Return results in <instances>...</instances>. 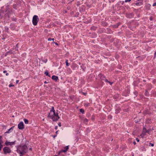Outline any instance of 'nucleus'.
I'll list each match as a JSON object with an SVG mask.
<instances>
[{"instance_id": "nucleus-1", "label": "nucleus", "mask_w": 156, "mask_h": 156, "mask_svg": "<svg viewBox=\"0 0 156 156\" xmlns=\"http://www.w3.org/2000/svg\"><path fill=\"white\" fill-rule=\"evenodd\" d=\"M48 117H50L54 121H56L59 118L58 114L55 113V110L53 106L52 108V110L51 111Z\"/></svg>"}, {"instance_id": "nucleus-2", "label": "nucleus", "mask_w": 156, "mask_h": 156, "mask_svg": "<svg viewBox=\"0 0 156 156\" xmlns=\"http://www.w3.org/2000/svg\"><path fill=\"white\" fill-rule=\"evenodd\" d=\"M27 148L26 145H21L18 147L17 151L21 155H23L27 152Z\"/></svg>"}, {"instance_id": "nucleus-3", "label": "nucleus", "mask_w": 156, "mask_h": 156, "mask_svg": "<svg viewBox=\"0 0 156 156\" xmlns=\"http://www.w3.org/2000/svg\"><path fill=\"white\" fill-rule=\"evenodd\" d=\"M39 18L37 15H34L33 18L32 23L35 26L37 25V23L39 21Z\"/></svg>"}, {"instance_id": "nucleus-4", "label": "nucleus", "mask_w": 156, "mask_h": 156, "mask_svg": "<svg viewBox=\"0 0 156 156\" xmlns=\"http://www.w3.org/2000/svg\"><path fill=\"white\" fill-rule=\"evenodd\" d=\"M151 131L150 129H149L147 130L144 127L143 129V131L142 134L140 135V136L142 138H144V136L146 135V133H149V132Z\"/></svg>"}, {"instance_id": "nucleus-5", "label": "nucleus", "mask_w": 156, "mask_h": 156, "mask_svg": "<svg viewBox=\"0 0 156 156\" xmlns=\"http://www.w3.org/2000/svg\"><path fill=\"white\" fill-rule=\"evenodd\" d=\"M3 150L4 153L5 154H6L8 153H10L11 152V150L10 148L7 147H5L3 149Z\"/></svg>"}, {"instance_id": "nucleus-6", "label": "nucleus", "mask_w": 156, "mask_h": 156, "mask_svg": "<svg viewBox=\"0 0 156 156\" xmlns=\"http://www.w3.org/2000/svg\"><path fill=\"white\" fill-rule=\"evenodd\" d=\"M18 128L20 129H23L24 128V124L23 122H20L18 124Z\"/></svg>"}, {"instance_id": "nucleus-7", "label": "nucleus", "mask_w": 156, "mask_h": 156, "mask_svg": "<svg viewBox=\"0 0 156 156\" xmlns=\"http://www.w3.org/2000/svg\"><path fill=\"white\" fill-rule=\"evenodd\" d=\"M16 142V141H15L13 142H8V141H6L5 142V144L7 146L10 145L12 146L14 145L15 144V142Z\"/></svg>"}, {"instance_id": "nucleus-8", "label": "nucleus", "mask_w": 156, "mask_h": 156, "mask_svg": "<svg viewBox=\"0 0 156 156\" xmlns=\"http://www.w3.org/2000/svg\"><path fill=\"white\" fill-rule=\"evenodd\" d=\"M101 80H104L106 82H107V83H109L110 84V85H112V84L113 83L112 82H109V81H108L107 80L105 77L102 75L101 77Z\"/></svg>"}, {"instance_id": "nucleus-9", "label": "nucleus", "mask_w": 156, "mask_h": 156, "mask_svg": "<svg viewBox=\"0 0 156 156\" xmlns=\"http://www.w3.org/2000/svg\"><path fill=\"white\" fill-rule=\"evenodd\" d=\"M69 147L68 146H67L66 147H65L64 148V149L60 151H59V154L60 153H62V152H66L69 149Z\"/></svg>"}, {"instance_id": "nucleus-10", "label": "nucleus", "mask_w": 156, "mask_h": 156, "mask_svg": "<svg viewBox=\"0 0 156 156\" xmlns=\"http://www.w3.org/2000/svg\"><path fill=\"white\" fill-rule=\"evenodd\" d=\"M52 79L55 81H57L58 79V77L55 76H52Z\"/></svg>"}, {"instance_id": "nucleus-11", "label": "nucleus", "mask_w": 156, "mask_h": 156, "mask_svg": "<svg viewBox=\"0 0 156 156\" xmlns=\"http://www.w3.org/2000/svg\"><path fill=\"white\" fill-rule=\"evenodd\" d=\"M23 120L25 124H27L29 122L27 119H24Z\"/></svg>"}, {"instance_id": "nucleus-12", "label": "nucleus", "mask_w": 156, "mask_h": 156, "mask_svg": "<svg viewBox=\"0 0 156 156\" xmlns=\"http://www.w3.org/2000/svg\"><path fill=\"white\" fill-rule=\"evenodd\" d=\"M83 121H84V123L86 124L88 122V120L86 119V118H85L84 119H83Z\"/></svg>"}, {"instance_id": "nucleus-13", "label": "nucleus", "mask_w": 156, "mask_h": 156, "mask_svg": "<svg viewBox=\"0 0 156 156\" xmlns=\"http://www.w3.org/2000/svg\"><path fill=\"white\" fill-rule=\"evenodd\" d=\"M13 127H12L11 128H10V129H9L8 130V131L6 132H5V133H9V132L11 130H12V128Z\"/></svg>"}, {"instance_id": "nucleus-14", "label": "nucleus", "mask_w": 156, "mask_h": 156, "mask_svg": "<svg viewBox=\"0 0 156 156\" xmlns=\"http://www.w3.org/2000/svg\"><path fill=\"white\" fill-rule=\"evenodd\" d=\"M80 111L82 114L84 113V110L83 109H80Z\"/></svg>"}, {"instance_id": "nucleus-15", "label": "nucleus", "mask_w": 156, "mask_h": 156, "mask_svg": "<svg viewBox=\"0 0 156 156\" xmlns=\"http://www.w3.org/2000/svg\"><path fill=\"white\" fill-rule=\"evenodd\" d=\"M44 74L46 76H49V73H48V72L47 71L45 72Z\"/></svg>"}, {"instance_id": "nucleus-16", "label": "nucleus", "mask_w": 156, "mask_h": 156, "mask_svg": "<svg viewBox=\"0 0 156 156\" xmlns=\"http://www.w3.org/2000/svg\"><path fill=\"white\" fill-rule=\"evenodd\" d=\"M54 41V38H49L48 39V41Z\"/></svg>"}, {"instance_id": "nucleus-17", "label": "nucleus", "mask_w": 156, "mask_h": 156, "mask_svg": "<svg viewBox=\"0 0 156 156\" xmlns=\"http://www.w3.org/2000/svg\"><path fill=\"white\" fill-rule=\"evenodd\" d=\"M66 66H69V63L68 62V60H66Z\"/></svg>"}, {"instance_id": "nucleus-18", "label": "nucleus", "mask_w": 156, "mask_h": 156, "mask_svg": "<svg viewBox=\"0 0 156 156\" xmlns=\"http://www.w3.org/2000/svg\"><path fill=\"white\" fill-rule=\"evenodd\" d=\"M89 105V103H86L84 104V106L86 107H87Z\"/></svg>"}, {"instance_id": "nucleus-19", "label": "nucleus", "mask_w": 156, "mask_h": 156, "mask_svg": "<svg viewBox=\"0 0 156 156\" xmlns=\"http://www.w3.org/2000/svg\"><path fill=\"white\" fill-rule=\"evenodd\" d=\"M2 144L1 142H0V151L1 150L2 148Z\"/></svg>"}, {"instance_id": "nucleus-20", "label": "nucleus", "mask_w": 156, "mask_h": 156, "mask_svg": "<svg viewBox=\"0 0 156 156\" xmlns=\"http://www.w3.org/2000/svg\"><path fill=\"white\" fill-rule=\"evenodd\" d=\"M151 145V146L153 147L154 146V144H152V143H150L149 144V146Z\"/></svg>"}, {"instance_id": "nucleus-21", "label": "nucleus", "mask_w": 156, "mask_h": 156, "mask_svg": "<svg viewBox=\"0 0 156 156\" xmlns=\"http://www.w3.org/2000/svg\"><path fill=\"white\" fill-rule=\"evenodd\" d=\"M14 85H12V84H10L9 85V87H13L14 86Z\"/></svg>"}, {"instance_id": "nucleus-22", "label": "nucleus", "mask_w": 156, "mask_h": 156, "mask_svg": "<svg viewBox=\"0 0 156 156\" xmlns=\"http://www.w3.org/2000/svg\"><path fill=\"white\" fill-rule=\"evenodd\" d=\"M131 0H125V2H128L130 1Z\"/></svg>"}, {"instance_id": "nucleus-23", "label": "nucleus", "mask_w": 156, "mask_h": 156, "mask_svg": "<svg viewBox=\"0 0 156 156\" xmlns=\"http://www.w3.org/2000/svg\"><path fill=\"white\" fill-rule=\"evenodd\" d=\"M58 125L59 127H61V123L60 122H59L58 123Z\"/></svg>"}, {"instance_id": "nucleus-24", "label": "nucleus", "mask_w": 156, "mask_h": 156, "mask_svg": "<svg viewBox=\"0 0 156 156\" xmlns=\"http://www.w3.org/2000/svg\"><path fill=\"white\" fill-rule=\"evenodd\" d=\"M136 140L137 141V142H138L139 141V140L138 138H136Z\"/></svg>"}, {"instance_id": "nucleus-25", "label": "nucleus", "mask_w": 156, "mask_h": 156, "mask_svg": "<svg viewBox=\"0 0 156 156\" xmlns=\"http://www.w3.org/2000/svg\"><path fill=\"white\" fill-rule=\"evenodd\" d=\"M153 6H156V2L155 3H154L153 5Z\"/></svg>"}, {"instance_id": "nucleus-26", "label": "nucleus", "mask_w": 156, "mask_h": 156, "mask_svg": "<svg viewBox=\"0 0 156 156\" xmlns=\"http://www.w3.org/2000/svg\"><path fill=\"white\" fill-rule=\"evenodd\" d=\"M119 26V25L118 24H117V25L115 26V28L117 27L118 26Z\"/></svg>"}, {"instance_id": "nucleus-27", "label": "nucleus", "mask_w": 156, "mask_h": 156, "mask_svg": "<svg viewBox=\"0 0 156 156\" xmlns=\"http://www.w3.org/2000/svg\"><path fill=\"white\" fill-rule=\"evenodd\" d=\"M133 144H134V145H135L136 144V142L135 141H134L133 142Z\"/></svg>"}, {"instance_id": "nucleus-28", "label": "nucleus", "mask_w": 156, "mask_h": 156, "mask_svg": "<svg viewBox=\"0 0 156 156\" xmlns=\"http://www.w3.org/2000/svg\"><path fill=\"white\" fill-rule=\"evenodd\" d=\"M19 81V80H17L16 81V83H18Z\"/></svg>"}, {"instance_id": "nucleus-29", "label": "nucleus", "mask_w": 156, "mask_h": 156, "mask_svg": "<svg viewBox=\"0 0 156 156\" xmlns=\"http://www.w3.org/2000/svg\"><path fill=\"white\" fill-rule=\"evenodd\" d=\"M57 128H58V126H56L55 127V129H57Z\"/></svg>"}, {"instance_id": "nucleus-30", "label": "nucleus", "mask_w": 156, "mask_h": 156, "mask_svg": "<svg viewBox=\"0 0 156 156\" xmlns=\"http://www.w3.org/2000/svg\"><path fill=\"white\" fill-rule=\"evenodd\" d=\"M6 72H6V71H3V73H6Z\"/></svg>"}, {"instance_id": "nucleus-31", "label": "nucleus", "mask_w": 156, "mask_h": 156, "mask_svg": "<svg viewBox=\"0 0 156 156\" xmlns=\"http://www.w3.org/2000/svg\"><path fill=\"white\" fill-rule=\"evenodd\" d=\"M56 136V135H54L53 136V137L55 138Z\"/></svg>"}, {"instance_id": "nucleus-32", "label": "nucleus", "mask_w": 156, "mask_h": 156, "mask_svg": "<svg viewBox=\"0 0 156 156\" xmlns=\"http://www.w3.org/2000/svg\"><path fill=\"white\" fill-rule=\"evenodd\" d=\"M6 76H8V75H9V73H7L6 74Z\"/></svg>"}, {"instance_id": "nucleus-33", "label": "nucleus", "mask_w": 156, "mask_h": 156, "mask_svg": "<svg viewBox=\"0 0 156 156\" xmlns=\"http://www.w3.org/2000/svg\"><path fill=\"white\" fill-rule=\"evenodd\" d=\"M58 131H56V134L57 133H58Z\"/></svg>"}, {"instance_id": "nucleus-34", "label": "nucleus", "mask_w": 156, "mask_h": 156, "mask_svg": "<svg viewBox=\"0 0 156 156\" xmlns=\"http://www.w3.org/2000/svg\"><path fill=\"white\" fill-rule=\"evenodd\" d=\"M154 55H155V56H156V52L155 53Z\"/></svg>"}, {"instance_id": "nucleus-35", "label": "nucleus", "mask_w": 156, "mask_h": 156, "mask_svg": "<svg viewBox=\"0 0 156 156\" xmlns=\"http://www.w3.org/2000/svg\"><path fill=\"white\" fill-rule=\"evenodd\" d=\"M55 44L56 45H58V44L57 43H55Z\"/></svg>"}, {"instance_id": "nucleus-36", "label": "nucleus", "mask_w": 156, "mask_h": 156, "mask_svg": "<svg viewBox=\"0 0 156 156\" xmlns=\"http://www.w3.org/2000/svg\"><path fill=\"white\" fill-rule=\"evenodd\" d=\"M44 83H46V81H45V82H44Z\"/></svg>"}, {"instance_id": "nucleus-37", "label": "nucleus", "mask_w": 156, "mask_h": 156, "mask_svg": "<svg viewBox=\"0 0 156 156\" xmlns=\"http://www.w3.org/2000/svg\"><path fill=\"white\" fill-rule=\"evenodd\" d=\"M2 138V136H0V139Z\"/></svg>"}, {"instance_id": "nucleus-38", "label": "nucleus", "mask_w": 156, "mask_h": 156, "mask_svg": "<svg viewBox=\"0 0 156 156\" xmlns=\"http://www.w3.org/2000/svg\"><path fill=\"white\" fill-rule=\"evenodd\" d=\"M133 135H134V133H133Z\"/></svg>"}, {"instance_id": "nucleus-39", "label": "nucleus", "mask_w": 156, "mask_h": 156, "mask_svg": "<svg viewBox=\"0 0 156 156\" xmlns=\"http://www.w3.org/2000/svg\"><path fill=\"white\" fill-rule=\"evenodd\" d=\"M30 150H31V148H30Z\"/></svg>"}, {"instance_id": "nucleus-40", "label": "nucleus", "mask_w": 156, "mask_h": 156, "mask_svg": "<svg viewBox=\"0 0 156 156\" xmlns=\"http://www.w3.org/2000/svg\"><path fill=\"white\" fill-rule=\"evenodd\" d=\"M55 156H57V155H55Z\"/></svg>"}, {"instance_id": "nucleus-41", "label": "nucleus", "mask_w": 156, "mask_h": 156, "mask_svg": "<svg viewBox=\"0 0 156 156\" xmlns=\"http://www.w3.org/2000/svg\"><path fill=\"white\" fill-rule=\"evenodd\" d=\"M138 1H139L140 0H138Z\"/></svg>"}, {"instance_id": "nucleus-42", "label": "nucleus", "mask_w": 156, "mask_h": 156, "mask_svg": "<svg viewBox=\"0 0 156 156\" xmlns=\"http://www.w3.org/2000/svg\"><path fill=\"white\" fill-rule=\"evenodd\" d=\"M1 0H0V1H1Z\"/></svg>"}]
</instances>
